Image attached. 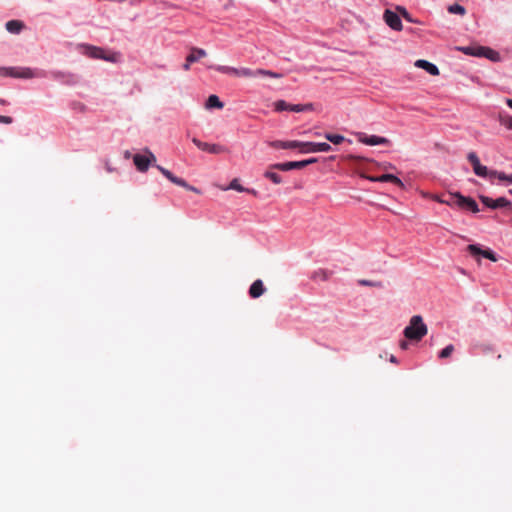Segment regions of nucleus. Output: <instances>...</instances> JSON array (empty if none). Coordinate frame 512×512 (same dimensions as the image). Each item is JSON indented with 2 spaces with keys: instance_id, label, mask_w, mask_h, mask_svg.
Returning <instances> with one entry per match:
<instances>
[{
  "instance_id": "f257e3e1",
  "label": "nucleus",
  "mask_w": 512,
  "mask_h": 512,
  "mask_svg": "<svg viewBox=\"0 0 512 512\" xmlns=\"http://www.w3.org/2000/svg\"><path fill=\"white\" fill-rule=\"evenodd\" d=\"M133 163L139 172H146L150 166H155L169 181L180 187L186 188L187 190L199 193V190L193 186H190L184 179L173 175L168 169L156 165V156L147 148L142 151L135 153L132 157Z\"/></svg>"
},
{
  "instance_id": "f03ea898",
  "label": "nucleus",
  "mask_w": 512,
  "mask_h": 512,
  "mask_svg": "<svg viewBox=\"0 0 512 512\" xmlns=\"http://www.w3.org/2000/svg\"><path fill=\"white\" fill-rule=\"evenodd\" d=\"M272 146L280 149H295L299 148L303 154L329 152L332 147L327 142H301L297 140L292 141H275Z\"/></svg>"
},
{
  "instance_id": "7ed1b4c3",
  "label": "nucleus",
  "mask_w": 512,
  "mask_h": 512,
  "mask_svg": "<svg viewBox=\"0 0 512 512\" xmlns=\"http://www.w3.org/2000/svg\"><path fill=\"white\" fill-rule=\"evenodd\" d=\"M428 333V327L422 316L414 315L410 318L409 324L405 327L403 334L410 341H420Z\"/></svg>"
},
{
  "instance_id": "20e7f679",
  "label": "nucleus",
  "mask_w": 512,
  "mask_h": 512,
  "mask_svg": "<svg viewBox=\"0 0 512 512\" xmlns=\"http://www.w3.org/2000/svg\"><path fill=\"white\" fill-rule=\"evenodd\" d=\"M457 50L461 51L465 55H469V56H473V57H480V58L483 57L492 62H500L501 61L500 53L490 47L472 44V45H468V46L457 47Z\"/></svg>"
},
{
  "instance_id": "39448f33",
  "label": "nucleus",
  "mask_w": 512,
  "mask_h": 512,
  "mask_svg": "<svg viewBox=\"0 0 512 512\" xmlns=\"http://www.w3.org/2000/svg\"><path fill=\"white\" fill-rule=\"evenodd\" d=\"M0 75L3 77H14L22 79H31L42 76L41 72L29 67H0Z\"/></svg>"
},
{
  "instance_id": "423d86ee",
  "label": "nucleus",
  "mask_w": 512,
  "mask_h": 512,
  "mask_svg": "<svg viewBox=\"0 0 512 512\" xmlns=\"http://www.w3.org/2000/svg\"><path fill=\"white\" fill-rule=\"evenodd\" d=\"M86 55L95 59H103L109 62H117L120 58L118 53L106 51L95 46H86Z\"/></svg>"
},
{
  "instance_id": "0eeeda50",
  "label": "nucleus",
  "mask_w": 512,
  "mask_h": 512,
  "mask_svg": "<svg viewBox=\"0 0 512 512\" xmlns=\"http://www.w3.org/2000/svg\"><path fill=\"white\" fill-rule=\"evenodd\" d=\"M450 196L452 198L456 199V203L455 204H456L457 207L462 208V209L470 210L473 213H478L479 212L478 204L471 197L463 196L459 192L450 193Z\"/></svg>"
},
{
  "instance_id": "6e6552de",
  "label": "nucleus",
  "mask_w": 512,
  "mask_h": 512,
  "mask_svg": "<svg viewBox=\"0 0 512 512\" xmlns=\"http://www.w3.org/2000/svg\"><path fill=\"white\" fill-rule=\"evenodd\" d=\"M357 140L368 146H376V145H389L390 140L385 137L377 136V135H367L363 132L355 133Z\"/></svg>"
},
{
  "instance_id": "1a4fd4ad",
  "label": "nucleus",
  "mask_w": 512,
  "mask_h": 512,
  "mask_svg": "<svg viewBox=\"0 0 512 512\" xmlns=\"http://www.w3.org/2000/svg\"><path fill=\"white\" fill-rule=\"evenodd\" d=\"M467 251L473 257L482 256V257L487 258L493 262H496L498 260L496 254L491 249H482V247L477 244L468 245Z\"/></svg>"
},
{
  "instance_id": "9d476101",
  "label": "nucleus",
  "mask_w": 512,
  "mask_h": 512,
  "mask_svg": "<svg viewBox=\"0 0 512 512\" xmlns=\"http://www.w3.org/2000/svg\"><path fill=\"white\" fill-rule=\"evenodd\" d=\"M479 199L486 207L490 209H498L511 205V202L505 197L492 199L488 196L480 195Z\"/></svg>"
},
{
  "instance_id": "9b49d317",
  "label": "nucleus",
  "mask_w": 512,
  "mask_h": 512,
  "mask_svg": "<svg viewBox=\"0 0 512 512\" xmlns=\"http://www.w3.org/2000/svg\"><path fill=\"white\" fill-rule=\"evenodd\" d=\"M311 105H301V104H289L284 100H278L274 103V108L276 111H292V112H303L309 109Z\"/></svg>"
},
{
  "instance_id": "f8f14e48",
  "label": "nucleus",
  "mask_w": 512,
  "mask_h": 512,
  "mask_svg": "<svg viewBox=\"0 0 512 512\" xmlns=\"http://www.w3.org/2000/svg\"><path fill=\"white\" fill-rule=\"evenodd\" d=\"M383 18H384V21L385 23L393 30L395 31H401L403 26H402V21L399 17V15L391 10H385L384 12V15H383Z\"/></svg>"
},
{
  "instance_id": "ddd939ff",
  "label": "nucleus",
  "mask_w": 512,
  "mask_h": 512,
  "mask_svg": "<svg viewBox=\"0 0 512 512\" xmlns=\"http://www.w3.org/2000/svg\"><path fill=\"white\" fill-rule=\"evenodd\" d=\"M207 55L206 51L202 48H192L190 54L186 57V63L183 65L184 70L190 69V64L198 61Z\"/></svg>"
},
{
  "instance_id": "4468645a",
  "label": "nucleus",
  "mask_w": 512,
  "mask_h": 512,
  "mask_svg": "<svg viewBox=\"0 0 512 512\" xmlns=\"http://www.w3.org/2000/svg\"><path fill=\"white\" fill-rule=\"evenodd\" d=\"M414 65L417 68H421V69L425 70L427 73H429L432 76H437L440 73L438 67L435 64H433L427 60H424V59H419V60L415 61Z\"/></svg>"
},
{
  "instance_id": "2eb2a0df",
  "label": "nucleus",
  "mask_w": 512,
  "mask_h": 512,
  "mask_svg": "<svg viewBox=\"0 0 512 512\" xmlns=\"http://www.w3.org/2000/svg\"><path fill=\"white\" fill-rule=\"evenodd\" d=\"M370 180L374 182H392L400 187L404 186L402 180L393 174H383L378 177H371Z\"/></svg>"
},
{
  "instance_id": "dca6fc26",
  "label": "nucleus",
  "mask_w": 512,
  "mask_h": 512,
  "mask_svg": "<svg viewBox=\"0 0 512 512\" xmlns=\"http://www.w3.org/2000/svg\"><path fill=\"white\" fill-rule=\"evenodd\" d=\"M265 292V287H264V284L262 282V280L258 279V280H255L250 288H249V295L252 297V298H258L260 297L261 295H263Z\"/></svg>"
},
{
  "instance_id": "f3484780",
  "label": "nucleus",
  "mask_w": 512,
  "mask_h": 512,
  "mask_svg": "<svg viewBox=\"0 0 512 512\" xmlns=\"http://www.w3.org/2000/svg\"><path fill=\"white\" fill-rule=\"evenodd\" d=\"M281 171H289L292 169H301L303 168L302 161H290L285 163H277L272 166Z\"/></svg>"
},
{
  "instance_id": "a211bd4d",
  "label": "nucleus",
  "mask_w": 512,
  "mask_h": 512,
  "mask_svg": "<svg viewBox=\"0 0 512 512\" xmlns=\"http://www.w3.org/2000/svg\"><path fill=\"white\" fill-rule=\"evenodd\" d=\"M202 151H206L211 154H221L227 151V149L218 144H210L205 142Z\"/></svg>"
},
{
  "instance_id": "6ab92c4d",
  "label": "nucleus",
  "mask_w": 512,
  "mask_h": 512,
  "mask_svg": "<svg viewBox=\"0 0 512 512\" xmlns=\"http://www.w3.org/2000/svg\"><path fill=\"white\" fill-rule=\"evenodd\" d=\"M236 190L238 192H249V193H252L253 195H256V191L253 190V189H247V188H244L238 181V179H233L229 186L224 188V190Z\"/></svg>"
},
{
  "instance_id": "aec40b11",
  "label": "nucleus",
  "mask_w": 512,
  "mask_h": 512,
  "mask_svg": "<svg viewBox=\"0 0 512 512\" xmlns=\"http://www.w3.org/2000/svg\"><path fill=\"white\" fill-rule=\"evenodd\" d=\"M224 106L223 102L220 101L217 95H210L206 101L205 107L207 109H222Z\"/></svg>"
},
{
  "instance_id": "412c9836",
  "label": "nucleus",
  "mask_w": 512,
  "mask_h": 512,
  "mask_svg": "<svg viewBox=\"0 0 512 512\" xmlns=\"http://www.w3.org/2000/svg\"><path fill=\"white\" fill-rule=\"evenodd\" d=\"M23 27V22L19 20H10L6 23V29L10 33H19L23 29Z\"/></svg>"
},
{
  "instance_id": "4be33fe9",
  "label": "nucleus",
  "mask_w": 512,
  "mask_h": 512,
  "mask_svg": "<svg viewBox=\"0 0 512 512\" xmlns=\"http://www.w3.org/2000/svg\"><path fill=\"white\" fill-rule=\"evenodd\" d=\"M497 178L499 181L507 182L508 184H512V174L507 175L502 171L492 170L490 174V179Z\"/></svg>"
},
{
  "instance_id": "5701e85b",
  "label": "nucleus",
  "mask_w": 512,
  "mask_h": 512,
  "mask_svg": "<svg viewBox=\"0 0 512 512\" xmlns=\"http://www.w3.org/2000/svg\"><path fill=\"white\" fill-rule=\"evenodd\" d=\"M324 137L330 141L331 143L335 144V145H339L341 144L342 142L345 141V137L343 135H340V134H332V133H326L324 135Z\"/></svg>"
},
{
  "instance_id": "b1692460",
  "label": "nucleus",
  "mask_w": 512,
  "mask_h": 512,
  "mask_svg": "<svg viewBox=\"0 0 512 512\" xmlns=\"http://www.w3.org/2000/svg\"><path fill=\"white\" fill-rule=\"evenodd\" d=\"M473 171L479 177H488V178H490V174H491L492 170H489L487 168V166L480 164V165H477V167H475V169H473Z\"/></svg>"
},
{
  "instance_id": "393cba45",
  "label": "nucleus",
  "mask_w": 512,
  "mask_h": 512,
  "mask_svg": "<svg viewBox=\"0 0 512 512\" xmlns=\"http://www.w3.org/2000/svg\"><path fill=\"white\" fill-rule=\"evenodd\" d=\"M257 70L253 71L249 68H238L237 77H257Z\"/></svg>"
},
{
  "instance_id": "a878e982",
  "label": "nucleus",
  "mask_w": 512,
  "mask_h": 512,
  "mask_svg": "<svg viewBox=\"0 0 512 512\" xmlns=\"http://www.w3.org/2000/svg\"><path fill=\"white\" fill-rule=\"evenodd\" d=\"M214 68L221 73L232 74L237 76L238 68L222 65L215 66Z\"/></svg>"
},
{
  "instance_id": "bb28decb",
  "label": "nucleus",
  "mask_w": 512,
  "mask_h": 512,
  "mask_svg": "<svg viewBox=\"0 0 512 512\" xmlns=\"http://www.w3.org/2000/svg\"><path fill=\"white\" fill-rule=\"evenodd\" d=\"M264 176L270 179L274 184H280L282 182L281 176L275 172L266 171Z\"/></svg>"
},
{
  "instance_id": "cd10ccee",
  "label": "nucleus",
  "mask_w": 512,
  "mask_h": 512,
  "mask_svg": "<svg viewBox=\"0 0 512 512\" xmlns=\"http://www.w3.org/2000/svg\"><path fill=\"white\" fill-rule=\"evenodd\" d=\"M448 11L452 14H459L464 15L465 14V8L460 4H453L448 7Z\"/></svg>"
},
{
  "instance_id": "c85d7f7f",
  "label": "nucleus",
  "mask_w": 512,
  "mask_h": 512,
  "mask_svg": "<svg viewBox=\"0 0 512 512\" xmlns=\"http://www.w3.org/2000/svg\"><path fill=\"white\" fill-rule=\"evenodd\" d=\"M257 73H258V76H268L271 78H281L282 77V74H280V73H276V72H273L270 70H265V69H257Z\"/></svg>"
},
{
  "instance_id": "c756f323",
  "label": "nucleus",
  "mask_w": 512,
  "mask_h": 512,
  "mask_svg": "<svg viewBox=\"0 0 512 512\" xmlns=\"http://www.w3.org/2000/svg\"><path fill=\"white\" fill-rule=\"evenodd\" d=\"M454 351V346L452 344L447 345L440 352L438 357L441 359L448 358Z\"/></svg>"
},
{
  "instance_id": "7c9ffc66",
  "label": "nucleus",
  "mask_w": 512,
  "mask_h": 512,
  "mask_svg": "<svg viewBox=\"0 0 512 512\" xmlns=\"http://www.w3.org/2000/svg\"><path fill=\"white\" fill-rule=\"evenodd\" d=\"M329 277H330V273L327 272L326 270H318L313 275L314 279H319L321 281H326L329 279Z\"/></svg>"
},
{
  "instance_id": "2f4dec72",
  "label": "nucleus",
  "mask_w": 512,
  "mask_h": 512,
  "mask_svg": "<svg viewBox=\"0 0 512 512\" xmlns=\"http://www.w3.org/2000/svg\"><path fill=\"white\" fill-rule=\"evenodd\" d=\"M467 159L472 164L473 169H475V167H477V165L481 164L480 160L475 152H469L467 155Z\"/></svg>"
},
{
  "instance_id": "473e14b6",
  "label": "nucleus",
  "mask_w": 512,
  "mask_h": 512,
  "mask_svg": "<svg viewBox=\"0 0 512 512\" xmlns=\"http://www.w3.org/2000/svg\"><path fill=\"white\" fill-rule=\"evenodd\" d=\"M397 10L400 12V14L403 16V18L410 22V23H418L416 20H414L411 15L408 13L406 8L404 7H397Z\"/></svg>"
},
{
  "instance_id": "72a5a7b5",
  "label": "nucleus",
  "mask_w": 512,
  "mask_h": 512,
  "mask_svg": "<svg viewBox=\"0 0 512 512\" xmlns=\"http://www.w3.org/2000/svg\"><path fill=\"white\" fill-rule=\"evenodd\" d=\"M359 284L363 285V286H370V287H378V288L382 287V283L379 281L360 280Z\"/></svg>"
},
{
  "instance_id": "f704fd0d",
  "label": "nucleus",
  "mask_w": 512,
  "mask_h": 512,
  "mask_svg": "<svg viewBox=\"0 0 512 512\" xmlns=\"http://www.w3.org/2000/svg\"><path fill=\"white\" fill-rule=\"evenodd\" d=\"M500 123L508 130H512V116H505L500 119Z\"/></svg>"
},
{
  "instance_id": "c9c22d12",
  "label": "nucleus",
  "mask_w": 512,
  "mask_h": 512,
  "mask_svg": "<svg viewBox=\"0 0 512 512\" xmlns=\"http://www.w3.org/2000/svg\"><path fill=\"white\" fill-rule=\"evenodd\" d=\"M13 119L10 116H2L0 115V123L11 124Z\"/></svg>"
},
{
  "instance_id": "e433bc0d",
  "label": "nucleus",
  "mask_w": 512,
  "mask_h": 512,
  "mask_svg": "<svg viewBox=\"0 0 512 512\" xmlns=\"http://www.w3.org/2000/svg\"><path fill=\"white\" fill-rule=\"evenodd\" d=\"M192 142L197 146L198 149H200V150L203 149V146H204L205 142H202L201 140H199L197 138H193Z\"/></svg>"
},
{
  "instance_id": "4c0bfd02",
  "label": "nucleus",
  "mask_w": 512,
  "mask_h": 512,
  "mask_svg": "<svg viewBox=\"0 0 512 512\" xmlns=\"http://www.w3.org/2000/svg\"><path fill=\"white\" fill-rule=\"evenodd\" d=\"M442 204H446L448 206H456V199L451 197V200H444L441 201Z\"/></svg>"
},
{
  "instance_id": "58836bf2",
  "label": "nucleus",
  "mask_w": 512,
  "mask_h": 512,
  "mask_svg": "<svg viewBox=\"0 0 512 512\" xmlns=\"http://www.w3.org/2000/svg\"><path fill=\"white\" fill-rule=\"evenodd\" d=\"M301 161H302L303 168H304V167H306L309 164L315 163L317 161V159L316 158H310V159L301 160Z\"/></svg>"
},
{
  "instance_id": "ea45409f",
  "label": "nucleus",
  "mask_w": 512,
  "mask_h": 512,
  "mask_svg": "<svg viewBox=\"0 0 512 512\" xmlns=\"http://www.w3.org/2000/svg\"><path fill=\"white\" fill-rule=\"evenodd\" d=\"M420 195L424 198H429L431 199V193H428V192H425V191H420Z\"/></svg>"
},
{
  "instance_id": "a19ab883",
  "label": "nucleus",
  "mask_w": 512,
  "mask_h": 512,
  "mask_svg": "<svg viewBox=\"0 0 512 512\" xmlns=\"http://www.w3.org/2000/svg\"><path fill=\"white\" fill-rule=\"evenodd\" d=\"M399 346L401 349L406 350L408 348V343L406 341H401Z\"/></svg>"
},
{
  "instance_id": "79ce46f5",
  "label": "nucleus",
  "mask_w": 512,
  "mask_h": 512,
  "mask_svg": "<svg viewBox=\"0 0 512 512\" xmlns=\"http://www.w3.org/2000/svg\"><path fill=\"white\" fill-rule=\"evenodd\" d=\"M431 199L434 200V201H437L439 203H441V201H443V199H441L438 195H431Z\"/></svg>"
},
{
  "instance_id": "37998d69",
  "label": "nucleus",
  "mask_w": 512,
  "mask_h": 512,
  "mask_svg": "<svg viewBox=\"0 0 512 512\" xmlns=\"http://www.w3.org/2000/svg\"><path fill=\"white\" fill-rule=\"evenodd\" d=\"M389 360L391 363H395V364L398 363L397 358L394 355H391Z\"/></svg>"
},
{
  "instance_id": "c03bdc74",
  "label": "nucleus",
  "mask_w": 512,
  "mask_h": 512,
  "mask_svg": "<svg viewBox=\"0 0 512 512\" xmlns=\"http://www.w3.org/2000/svg\"><path fill=\"white\" fill-rule=\"evenodd\" d=\"M505 102H506L507 106L512 109V99L507 98Z\"/></svg>"
},
{
  "instance_id": "a18cd8bd",
  "label": "nucleus",
  "mask_w": 512,
  "mask_h": 512,
  "mask_svg": "<svg viewBox=\"0 0 512 512\" xmlns=\"http://www.w3.org/2000/svg\"><path fill=\"white\" fill-rule=\"evenodd\" d=\"M124 157H125V158H128V151H125V152H124Z\"/></svg>"
},
{
  "instance_id": "49530a36",
  "label": "nucleus",
  "mask_w": 512,
  "mask_h": 512,
  "mask_svg": "<svg viewBox=\"0 0 512 512\" xmlns=\"http://www.w3.org/2000/svg\"><path fill=\"white\" fill-rule=\"evenodd\" d=\"M0 103L3 105L6 104V102L4 100H0Z\"/></svg>"
}]
</instances>
